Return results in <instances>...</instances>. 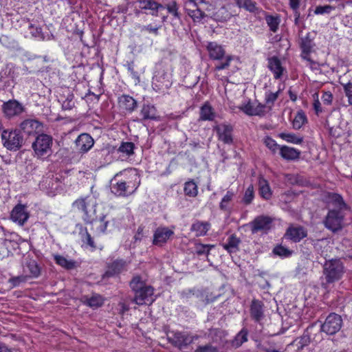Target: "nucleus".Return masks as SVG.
Wrapping results in <instances>:
<instances>
[{"label":"nucleus","mask_w":352,"mask_h":352,"mask_svg":"<svg viewBox=\"0 0 352 352\" xmlns=\"http://www.w3.org/2000/svg\"><path fill=\"white\" fill-rule=\"evenodd\" d=\"M296 344L298 349H302L304 346H307L310 342V337L308 334H303L301 337L296 340Z\"/></svg>","instance_id":"de8ad7c7"},{"label":"nucleus","mask_w":352,"mask_h":352,"mask_svg":"<svg viewBox=\"0 0 352 352\" xmlns=\"http://www.w3.org/2000/svg\"><path fill=\"white\" fill-rule=\"evenodd\" d=\"M265 105L257 102H249L243 106V112L250 116H263L265 114Z\"/></svg>","instance_id":"dca6fc26"},{"label":"nucleus","mask_w":352,"mask_h":352,"mask_svg":"<svg viewBox=\"0 0 352 352\" xmlns=\"http://www.w3.org/2000/svg\"><path fill=\"white\" fill-rule=\"evenodd\" d=\"M0 352H12V351L5 344H0Z\"/></svg>","instance_id":"774afa93"},{"label":"nucleus","mask_w":352,"mask_h":352,"mask_svg":"<svg viewBox=\"0 0 352 352\" xmlns=\"http://www.w3.org/2000/svg\"><path fill=\"white\" fill-rule=\"evenodd\" d=\"M272 252L281 258H288L292 255L293 251L282 245H278L274 247Z\"/></svg>","instance_id":"ea45409f"},{"label":"nucleus","mask_w":352,"mask_h":352,"mask_svg":"<svg viewBox=\"0 0 352 352\" xmlns=\"http://www.w3.org/2000/svg\"><path fill=\"white\" fill-rule=\"evenodd\" d=\"M139 7L148 10L152 15L157 16L159 10L164 9V6L154 0H139Z\"/></svg>","instance_id":"2eb2a0df"},{"label":"nucleus","mask_w":352,"mask_h":352,"mask_svg":"<svg viewBox=\"0 0 352 352\" xmlns=\"http://www.w3.org/2000/svg\"><path fill=\"white\" fill-rule=\"evenodd\" d=\"M258 186L261 196L265 199H269L272 196V192L267 182L264 179H260Z\"/></svg>","instance_id":"c9c22d12"},{"label":"nucleus","mask_w":352,"mask_h":352,"mask_svg":"<svg viewBox=\"0 0 352 352\" xmlns=\"http://www.w3.org/2000/svg\"><path fill=\"white\" fill-rule=\"evenodd\" d=\"M307 235V231L302 226H289L285 234L286 238L295 243L300 241Z\"/></svg>","instance_id":"4468645a"},{"label":"nucleus","mask_w":352,"mask_h":352,"mask_svg":"<svg viewBox=\"0 0 352 352\" xmlns=\"http://www.w3.org/2000/svg\"><path fill=\"white\" fill-rule=\"evenodd\" d=\"M334 10V7L330 5L319 6H317L314 10V14L316 15L329 14L332 10Z\"/></svg>","instance_id":"8fccbe9b"},{"label":"nucleus","mask_w":352,"mask_h":352,"mask_svg":"<svg viewBox=\"0 0 352 352\" xmlns=\"http://www.w3.org/2000/svg\"><path fill=\"white\" fill-rule=\"evenodd\" d=\"M52 138L46 134H41L37 136L32 144L33 149L38 157L49 156L52 152Z\"/></svg>","instance_id":"7ed1b4c3"},{"label":"nucleus","mask_w":352,"mask_h":352,"mask_svg":"<svg viewBox=\"0 0 352 352\" xmlns=\"http://www.w3.org/2000/svg\"><path fill=\"white\" fill-rule=\"evenodd\" d=\"M82 241L87 243L90 247H94V241L91 236V235L85 231L84 234H82Z\"/></svg>","instance_id":"bf43d9fd"},{"label":"nucleus","mask_w":352,"mask_h":352,"mask_svg":"<svg viewBox=\"0 0 352 352\" xmlns=\"http://www.w3.org/2000/svg\"><path fill=\"white\" fill-rule=\"evenodd\" d=\"M54 258L58 265L66 269H72L75 265L73 261L69 260L61 255H54Z\"/></svg>","instance_id":"58836bf2"},{"label":"nucleus","mask_w":352,"mask_h":352,"mask_svg":"<svg viewBox=\"0 0 352 352\" xmlns=\"http://www.w3.org/2000/svg\"><path fill=\"white\" fill-rule=\"evenodd\" d=\"M206 0H186L184 4L192 5V7H196L199 3H205Z\"/></svg>","instance_id":"69168bd1"},{"label":"nucleus","mask_w":352,"mask_h":352,"mask_svg":"<svg viewBox=\"0 0 352 352\" xmlns=\"http://www.w3.org/2000/svg\"><path fill=\"white\" fill-rule=\"evenodd\" d=\"M268 68L272 72L275 79H281L287 74V70L282 66L280 60L277 57L268 59Z\"/></svg>","instance_id":"9d476101"},{"label":"nucleus","mask_w":352,"mask_h":352,"mask_svg":"<svg viewBox=\"0 0 352 352\" xmlns=\"http://www.w3.org/2000/svg\"><path fill=\"white\" fill-rule=\"evenodd\" d=\"M184 190L186 195L195 197L197 195L198 187L193 180H190L185 183Z\"/></svg>","instance_id":"e433bc0d"},{"label":"nucleus","mask_w":352,"mask_h":352,"mask_svg":"<svg viewBox=\"0 0 352 352\" xmlns=\"http://www.w3.org/2000/svg\"><path fill=\"white\" fill-rule=\"evenodd\" d=\"M344 272V266L340 259L335 258L326 261L323 265V275L325 281L322 282V287L327 289L329 284L340 280Z\"/></svg>","instance_id":"f257e3e1"},{"label":"nucleus","mask_w":352,"mask_h":352,"mask_svg":"<svg viewBox=\"0 0 352 352\" xmlns=\"http://www.w3.org/2000/svg\"><path fill=\"white\" fill-rule=\"evenodd\" d=\"M207 50L210 57L215 60H219L224 56L225 52L223 47L217 43L210 42L207 45Z\"/></svg>","instance_id":"b1692460"},{"label":"nucleus","mask_w":352,"mask_h":352,"mask_svg":"<svg viewBox=\"0 0 352 352\" xmlns=\"http://www.w3.org/2000/svg\"><path fill=\"white\" fill-rule=\"evenodd\" d=\"M210 228V224L209 223L197 221L192 225L191 231L194 232L197 236H200L206 234Z\"/></svg>","instance_id":"a878e982"},{"label":"nucleus","mask_w":352,"mask_h":352,"mask_svg":"<svg viewBox=\"0 0 352 352\" xmlns=\"http://www.w3.org/2000/svg\"><path fill=\"white\" fill-rule=\"evenodd\" d=\"M234 197V193L230 191L223 197L220 203V208L224 210H228L230 208L231 202Z\"/></svg>","instance_id":"37998d69"},{"label":"nucleus","mask_w":352,"mask_h":352,"mask_svg":"<svg viewBox=\"0 0 352 352\" xmlns=\"http://www.w3.org/2000/svg\"><path fill=\"white\" fill-rule=\"evenodd\" d=\"M289 7L297 13V11L300 7V0H289Z\"/></svg>","instance_id":"e2e57ef3"},{"label":"nucleus","mask_w":352,"mask_h":352,"mask_svg":"<svg viewBox=\"0 0 352 352\" xmlns=\"http://www.w3.org/2000/svg\"><path fill=\"white\" fill-rule=\"evenodd\" d=\"M344 214L342 210H330L324 221L325 227L335 232L342 228Z\"/></svg>","instance_id":"39448f33"},{"label":"nucleus","mask_w":352,"mask_h":352,"mask_svg":"<svg viewBox=\"0 0 352 352\" xmlns=\"http://www.w3.org/2000/svg\"><path fill=\"white\" fill-rule=\"evenodd\" d=\"M232 60V58L231 57H230V56L227 57L225 63L216 65L215 69L217 71H219V70L224 69L227 68L230 65V63Z\"/></svg>","instance_id":"680f3d73"},{"label":"nucleus","mask_w":352,"mask_h":352,"mask_svg":"<svg viewBox=\"0 0 352 352\" xmlns=\"http://www.w3.org/2000/svg\"><path fill=\"white\" fill-rule=\"evenodd\" d=\"M254 198V188L252 186H249L245 194V197H243V202L246 204H250Z\"/></svg>","instance_id":"5fc2aeb1"},{"label":"nucleus","mask_w":352,"mask_h":352,"mask_svg":"<svg viewBox=\"0 0 352 352\" xmlns=\"http://www.w3.org/2000/svg\"><path fill=\"white\" fill-rule=\"evenodd\" d=\"M29 29H30V33L32 34V35L34 37L37 38L38 39H43L44 38V36L43 35V33H42L41 28L34 26V25L31 24L29 26Z\"/></svg>","instance_id":"603ef678"},{"label":"nucleus","mask_w":352,"mask_h":352,"mask_svg":"<svg viewBox=\"0 0 352 352\" xmlns=\"http://www.w3.org/2000/svg\"><path fill=\"white\" fill-rule=\"evenodd\" d=\"M217 117V113L212 106L208 103H204L200 109L199 119L204 121H213Z\"/></svg>","instance_id":"4be33fe9"},{"label":"nucleus","mask_w":352,"mask_h":352,"mask_svg":"<svg viewBox=\"0 0 352 352\" xmlns=\"http://www.w3.org/2000/svg\"><path fill=\"white\" fill-rule=\"evenodd\" d=\"M134 144L132 142H124L120 148L119 151L125 154L126 156H129L133 153Z\"/></svg>","instance_id":"49530a36"},{"label":"nucleus","mask_w":352,"mask_h":352,"mask_svg":"<svg viewBox=\"0 0 352 352\" xmlns=\"http://www.w3.org/2000/svg\"><path fill=\"white\" fill-rule=\"evenodd\" d=\"M28 268L30 271V276L33 277H37L40 274V268L36 262H30L28 265Z\"/></svg>","instance_id":"3c124183"},{"label":"nucleus","mask_w":352,"mask_h":352,"mask_svg":"<svg viewBox=\"0 0 352 352\" xmlns=\"http://www.w3.org/2000/svg\"><path fill=\"white\" fill-rule=\"evenodd\" d=\"M30 214L27 206L23 204H17L12 210L10 218L12 221L23 226L29 219Z\"/></svg>","instance_id":"0eeeda50"},{"label":"nucleus","mask_w":352,"mask_h":352,"mask_svg":"<svg viewBox=\"0 0 352 352\" xmlns=\"http://www.w3.org/2000/svg\"><path fill=\"white\" fill-rule=\"evenodd\" d=\"M278 137L287 142L300 144L303 142V138L298 135L294 133H280L278 134Z\"/></svg>","instance_id":"c756f323"},{"label":"nucleus","mask_w":352,"mask_h":352,"mask_svg":"<svg viewBox=\"0 0 352 352\" xmlns=\"http://www.w3.org/2000/svg\"><path fill=\"white\" fill-rule=\"evenodd\" d=\"M170 342L175 346L182 349L193 341V336L187 331H170L168 334Z\"/></svg>","instance_id":"423d86ee"},{"label":"nucleus","mask_w":352,"mask_h":352,"mask_svg":"<svg viewBox=\"0 0 352 352\" xmlns=\"http://www.w3.org/2000/svg\"><path fill=\"white\" fill-rule=\"evenodd\" d=\"M174 232L166 227L158 228L153 235V244L162 245L173 235Z\"/></svg>","instance_id":"ddd939ff"},{"label":"nucleus","mask_w":352,"mask_h":352,"mask_svg":"<svg viewBox=\"0 0 352 352\" xmlns=\"http://www.w3.org/2000/svg\"><path fill=\"white\" fill-rule=\"evenodd\" d=\"M111 191L115 195L118 196H125L131 192L129 185H127L124 182H118L116 184H113L111 186Z\"/></svg>","instance_id":"393cba45"},{"label":"nucleus","mask_w":352,"mask_h":352,"mask_svg":"<svg viewBox=\"0 0 352 352\" xmlns=\"http://www.w3.org/2000/svg\"><path fill=\"white\" fill-rule=\"evenodd\" d=\"M141 114L144 119H155L156 118V111L153 106L144 105L142 110Z\"/></svg>","instance_id":"79ce46f5"},{"label":"nucleus","mask_w":352,"mask_h":352,"mask_svg":"<svg viewBox=\"0 0 352 352\" xmlns=\"http://www.w3.org/2000/svg\"><path fill=\"white\" fill-rule=\"evenodd\" d=\"M328 241L326 239H318L314 243L316 249L321 248L322 245H327Z\"/></svg>","instance_id":"338daca9"},{"label":"nucleus","mask_w":352,"mask_h":352,"mask_svg":"<svg viewBox=\"0 0 352 352\" xmlns=\"http://www.w3.org/2000/svg\"><path fill=\"white\" fill-rule=\"evenodd\" d=\"M280 156L286 160H296L299 158L300 151L295 148L282 146L279 148Z\"/></svg>","instance_id":"412c9836"},{"label":"nucleus","mask_w":352,"mask_h":352,"mask_svg":"<svg viewBox=\"0 0 352 352\" xmlns=\"http://www.w3.org/2000/svg\"><path fill=\"white\" fill-rule=\"evenodd\" d=\"M85 302L90 307L97 308L104 303V298L99 294H93L91 297H86Z\"/></svg>","instance_id":"f704fd0d"},{"label":"nucleus","mask_w":352,"mask_h":352,"mask_svg":"<svg viewBox=\"0 0 352 352\" xmlns=\"http://www.w3.org/2000/svg\"><path fill=\"white\" fill-rule=\"evenodd\" d=\"M192 7V5L184 4V10L188 15L192 18L194 22L200 23L206 17V14L200 9L196 7Z\"/></svg>","instance_id":"5701e85b"},{"label":"nucleus","mask_w":352,"mask_h":352,"mask_svg":"<svg viewBox=\"0 0 352 352\" xmlns=\"http://www.w3.org/2000/svg\"><path fill=\"white\" fill-rule=\"evenodd\" d=\"M76 144L79 150L87 152L94 146V142L91 135L87 133H82L78 136Z\"/></svg>","instance_id":"6ab92c4d"},{"label":"nucleus","mask_w":352,"mask_h":352,"mask_svg":"<svg viewBox=\"0 0 352 352\" xmlns=\"http://www.w3.org/2000/svg\"><path fill=\"white\" fill-rule=\"evenodd\" d=\"M314 47V43L312 39L309 38V35H307L301 39L300 47L302 52H311Z\"/></svg>","instance_id":"c03bdc74"},{"label":"nucleus","mask_w":352,"mask_h":352,"mask_svg":"<svg viewBox=\"0 0 352 352\" xmlns=\"http://www.w3.org/2000/svg\"><path fill=\"white\" fill-rule=\"evenodd\" d=\"M284 88V86L281 84L279 85L278 90L276 92L266 91L265 94V107L267 106L269 109H271L274 105V102L277 100L279 94L281 93Z\"/></svg>","instance_id":"c85d7f7f"},{"label":"nucleus","mask_w":352,"mask_h":352,"mask_svg":"<svg viewBox=\"0 0 352 352\" xmlns=\"http://www.w3.org/2000/svg\"><path fill=\"white\" fill-rule=\"evenodd\" d=\"M322 102L324 104L330 105L333 101V95L330 91H324L322 96Z\"/></svg>","instance_id":"6e6d98bb"},{"label":"nucleus","mask_w":352,"mask_h":352,"mask_svg":"<svg viewBox=\"0 0 352 352\" xmlns=\"http://www.w3.org/2000/svg\"><path fill=\"white\" fill-rule=\"evenodd\" d=\"M130 286L135 292V294L139 290L142 289L144 287H146L140 276H135L131 281Z\"/></svg>","instance_id":"a18cd8bd"},{"label":"nucleus","mask_w":352,"mask_h":352,"mask_svg":"<svg viewBox=\"0 0 352 352\" xmlns=\"http://www.w3.org/2000/svg\"><path fill=\"white\" fill-rule=\"evenodd\" d=\"M330 199L332 204L337 208L338 210H342L346 208L342 197L338 194H332L330 195Z\"/></svg>","instance_id":"a19ab883"},{"label":"nucleus","mask_w":352,"mask_h":352,"mask_svg":"<svg viewBox=\"0 0 352 352\" xmlns=\"http://www.w3.org/2000/svg\"><path fill=\"white\" fill-rule=\"evenodd\" d=\"M239 243V239L234 236H231L229 237L228 242L224 245V248L232 254L239 251L238 245Z\"/></svg>","instance_id":"4c0bfd02"},{"label":"nucleus","mask_w":352,"mask_h":352,"mask_svg":"<svg viewBox=\"0 0 352 352\" xmlns=\"http://www.w3.org/2000/svg\"><path fill=\"white\" fill-rule=\"evenodd\" d=\"M265 16L266 23L270 28V30L273 32H276L280 23V18L278 15H268L265 12Z\"/></svg>","instance_id":"7c9ffc66"},{"label":"nucleus","mask_w":352,"mask_h":352,"mask_svg":"<svg viewBox=\"0 0 352 352\" xmlns=\"http://www.w3.org/2000/svg\"><path fill=\"white\" fill-rule=\"evenodd\" d=\"M217 131L219 140L226 144L232 142V127L227 124H220L214 127Z\"/></svg>","instance_id":"9b49d317"},{"label":"nucleus","mask_w":352,"mask_h":352,"mask_svg":"<svg viewBox=\"0 0 352 352\" xmlns=\"http://www.w3.org/2000/svg\"><path fill=\"white\" fill-rule=\"evenodd\" d=\"M272 223V219L267 216H258L250 223L252 232L258 231H266L270 229Z\"/></svg>","instance_id":"6e6552de"},{"label":"nucleus","mask_w":352,"mask_h":352,"mask_svg":"<svg viewBox=\"0 0 352 352\" xmlns=\"http://www.w3.org/2000/svg\"><path fill=\"white\" fill-rule=\"evenodd\" d=\"M243 8L258 17L262 18L265 15V12L256 7V3L252 0H243Z\"/></svg>","instance_id":"473e14b6"},{"label":"nucleus","mask_w":352,"mask_h":352,"mask_svg":"<svg viewBox=\"0 0 352 352\" xmlns=\"http://www.w3.org/2000/svg\"><path fill=\"white\" fill-rule=\"evenodd\" d=\"M2 143L10 151H17L23 145V138L19 130H3L1 133Z\"/></svg>","instance_id":"f03ea898"},{"label":"nucleus","mask_w":352,"mask_h":352,"mask_svg":"<svg viewBox=\"0 0 352 352\" xmlns=\"http://www.w3.org/2000/svg\"><path fill=\"white\" fill-rule=\"evenodd\" d=\"M252 317L256 321H259L263 317L262 304L258 300H253L250 307Z\"/></svg>","instance_id":"2f4dec72"},{"label":"nucleus","mask_w":352,"mask_h":352,"mask_svg":"<svg viewBox=\"0 0 352 352\" xmlns=\"http://www.w3.org/2000/svg\"><path fill=\"white\" fill-rule=\"evenodd\" d=\"M98 223L100 232L102 233L107 231L108 226L111 224V222L106 219L105 216L102 217Z\"/></svg>","instance_id":"864d4df0"},{"label":"nucleus","mask_w":352,"mask_h":352,"mask_svg":"<svg viewBox=\"0 0 352 352\" xmlns=\"http://www.w3.org/2000/svg\"><path fill=\"white\" fill-rule=\"evenodd\" d=\"M209 252V245H199L197 247V252L198 254H202L205 253H208Z\"/></svg>","instance_id":"0e129e2a"},{"label":"nucleus","mask_w":352,"mask_h":352,"mask_svg":"<svg viewBox=\"0 0 352 352\" xmlns=\"http://www.w3.org/2000/svg\"><path fill=\"white\" fill-rule=\"evenodd\" d=\"M153 288L150 286H146L139 290L135 294L134 300L138 305H144L146 303H151L154 299L153 298Z\"/></svg>","instance_id":"f8f14e48"},{"label":"nucleus","mask_w":352,"mask_h":352,"mask_svg":"<svg viewBox=\"0 0 352 352\" xmlns=\"http://www.w3.org/2000/svg\"><path fill=\"white\" fill-rule=\"evenodd\" d=\"M263 142L265 145L272 152H276L280 147L276 142L270 137L265 138Z\"/></svg>","instance_id":"09e8293b"},{"label":"nucleus","mask_w":352,"mask_h":352,"mask_svg":"<svg viewBox=\"0 0 352 352\" xmlns=\"http://www.w3.org/2000/svg\"><path fill=\"white\" fill-rule=\"evenodd\" d=\"M23 111V107L18 101L9 100L3 104V111L6 117L12 118L19 115Z\"/></svg>","instance_id":"1a4fd4ad"},{"label":"nucleus","mask_w":352,"mask_h":352,"mask_svg":"<svg viewBox=\"0 0 352 352\" xmlns=\"http://www.w3.org/2000/svg\"><path fill=\"white\" fill-rule=\"evenodd\" d=\"M307 121V116L302 111L297 112L292 121V126L294 129H300Z\"/></svg>","instance_id":"72a5a7b5"},{"label":"nucleus","mask_w":352,"mask_h":352,"mask_svg":"<svg viewBox=\"0 0 352 352\" xmlns=\"http://www.w3.org/2000/svg\"><path fill=\"white\" fill-rule=\"evenodd\" d=\"M127 265L128 263L122 259H118L115 261L110 266H109V269L105 272L104 276H112L120 273L126 269Z\"/></svg>","instance_id":"aec40b11"},{"label":"nucleus","mask_w":352,"mask_h":352,"mask_svg":"<svg viewBox=\"0 0 352 352\" xmlns=\"http://www.w3.org/2000/svg\"><path fill=\"white\" fill-rule=\"evenodd\" d=\"M313 96L314 98V102L313 104L314 109L316 111V113L318 115L320 113L322 112L320 102L318 99V94H315Z\"/></svg>","instance_id":"4d7b16f0"},{"label":"nucleus","mask_w":352,"mask_h":352,"mask_svg":"<svg viewBox=\"0 0 352 352\" xmlns=\"http://www.w3.org/2000/svg\"><path fill=\"white\" fill-rule=\"evenodd\" d=\"M344 91L348 98L349 103L352 105V83L346 84L344 86Z\"/></svg>","instance_id":"13d9d810"},{"label":"nucleus","mask_w":352,"mask_h":352,"mask_svg":"<svg viewBox=\"0 0 352 352\" xmlns=\"http://www.w3.org/2000/svg\"><path fill=\"white\" fill-rule=\"evenodd\" d=\"M195 352H217V351L215 347L206 345L199 347Z\"/></svg>","instance_id":"052dcab7"},{"label":"nucleus","mask_w":352,"mask_h":352,"mask_svg":"<svg viewBox=\"0 0 352 352\" xmlns=\"http://www.w3.org/2000/svg\"><path fill=\"white\" fill-rule=\"evenodd\" d=\"M119 105L126 111H132L136 107V101L129 96L123 95L119 98Z\"/></svg>","instance_id":"bb28decb"},{"label":"nucleus","mask_w":352,"mask_h":352,"mask_svg":"<svg viewBox=\"0 0 352 352\" xmlns=\"http://www.w3.org/2000/svg\"><path fill=\"white\" fill-rule=\"evenodd\" d=\"M21 129L25 133L30 135L41 130V123L33 119H28L20 124Z\"/></svg>","instance_id":"f3484780"},{"label":"nucleus","mask_w":352,"mask_h":352,"mask_svg":"<svg viewBox=\"0 0 352 352\" xmlns=\"http://www.w3.org/2000/svg\"><path fill=\"white\" fill-rule=\"evenodd\" d=\"M94 206V201L89 197L78 199L73 203V208L81 211L85 214L88 215L91 212L90 206Z\"/></svg>","instance_id":"a211bd4d"},{"label":"nucleus","mask_w":352,"mask_h":352,"mask_svg":"<svg viewBox=\"0 0 352 352\" xmlns=\"http://www.w3.org/2000/svg\"><path fill=\"white\" fill-rule=\"evenodd\" d=\"M164 9L166 8L169 14L174 18L180 19L181 14L179 12V7L175 0H164L163 2Z\"/></svg>","instance_id":"cd10ccee"},{"label":"nucleus","mask_w":352,"mask_h":352,"mask_svg":"<svg viewBox=\"0 0 352 352\" xmlns=\"http://www.w3.org/2000/svg\"><path fill=\"white\" fill-rule=\"evenodd\" d=\"M342 325V319L341 316L337 314L331 313L325 319L322 324L321 331L327 335H334L338 332Z\"/></svg>","instance_id":"20e7f679"}]
</instances>
